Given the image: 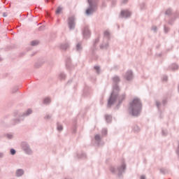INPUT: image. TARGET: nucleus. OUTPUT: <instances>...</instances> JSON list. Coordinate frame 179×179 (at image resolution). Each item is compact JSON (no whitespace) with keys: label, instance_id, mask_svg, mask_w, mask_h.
<instances>
[{"label":"nucleus","instance_id":"f257e3e1","mask_svg":"<svg viewBox=\"0 0 179 179\" xmlns=\"http://www.w3.org/2000/svg\"><path fill=\"white\" fill-rule=\"evenodd\" d=\"M120 77L117 76H115L113 78V90L110 94V96L108 101V107H111L113 104L115 103H118V104H121L122 103V100L125 99V94H123L118 96V93H120V87L118 86V83L120 82Z\"/></svg>","mask_w":179,"mask_h":179},{"label":"nucleus","instance_id":"f03ea898","mask_svg":"<svg viewBox=\"0 0 179 179\" xmlns=\"http://www.w3.org/2000/svg\"><path fill=\"white\" fill-rule=\"evenodd\" d=\"M141 110H142V103L141 102V99L138 98H135L129 103V113L134 117H138V115L141 114Z\"/></svg>","mask_w":179,"mask_h":179},{"label":"nucleus","instance_id":"7ed1b4c3","mask_svg":"<svg viewBox=\"0 0 179 179\" xmlns=\"http://www.w3.org/2000/svg\"><path fill=\"white\" fill-rule=\"evenodd\" d=\"M126 167L127 166L122 163L120 166L117 167L110 166V171H111L113 174H117L118 177H121V176H122V173L125 172Z\"/></svg>","mask_w":179,"mask_h":179},{"label":"nucleus","instance_id":"20e7f679","mask_svg":"<svg viewBox=\"0 0 179 179\" xmlns=\"http://www.w3.org/2000/svg\"><path fill=\"white\" fill-rule=\"evenodd\" d=\"M89 8L86 10L85 13L87 16L93 15L96 10V1L94 0H88Z\"/></svg>","mask_w":179,"mask_h":179},{"label":"nucleus","instance_id":"39448f33","mask_svg":"<svg viewBox=\"0 0 179 179\" xmlns=\"http://www.w3.org/2000/svg\"><path fill=\"white\" fill-rule=\"evenodd\" d=\"M68 24H69V29L70 30H73L75 29V17L71 16L69 17V21H68Z\"/></svg>","mask_w":179,"mask_h":179},{"label":"nucleus","instance_id":"423d86ee","mask_svg":"<svg viewBox=\"0 0 179 179\" xmlns=\"http://www.w3.org/2000/svg\"><path fill=\"white\" fill-rule=\"evenodd\" d=\"M83 34L85 38H88V37H90V30L89 29V27H84L83 29Z\"/></svg>","mask_w":179,"mask_h":179},{"label":"nucleus","instance_id":"0eeeda50","mask_svg":"<svg viewBox=\"0 0 179 179\" xmlns=\"http://www.w3.org/2000/svg\"><path fill=\"white\" fill-rule=\"evenodd\" d=\"M126 80H132L134 79V74L132 71H127L125 74Z\"/></svg>","mask_w":179,"mask_h":179},{"label":"nucleus","instance_id":"6e6552de","mask_svg":"<svg viewBox=\"0 0 179 179\" xmlns=\"http://www.w3.org/2000/svg\"><path fill=\"white\" fill-rule=\"evenodd\" d=\"M120 16L122 17H125L126 19L127 17H131V12H129L127 10H122L121 13H120Z\"/></svg>","mask_w":179,"mask_h":179},{"label":"nucleus","instance_id":"1a4fd4ad","mask_svg":"<svg viewBox=\"0 0 179 179\" xmlns=\"http://www.w3.org/2000/svg\"><path fill=\"white\" fill-rule=\"evenodd\" d=\"M94 139L96 141V143H97V145L100 146V143H101V137L100 136V135L96 134L94 137Z\"/></svg>","mask_w":179,"mask_h":179},{"label":"nucleus","instance_id":"9d476101","mask_svg":"<svg viewBox=\"0 0 179 179\" xmlns=\"http://www.w3.org/2000/svg\"><path fill=\"white\" fill-rule=\"evenodd\" d=\"M59 48H61V50H68V48H69V43H62L59 45Z\"/></svg>","mask_w":179,"mask_h":179},{"label":"nucleus","instance_id":"9b49d317","mask_svg":"<svg viewBox=\"0 0 179 179\" xmlns=\"http://www.w3.org/2000/svg\"><path fill=\"white\" fill-rule=\"evenodd\" d=\"M83 49V48L82 47V42L78 43L76 46V51L80 52Z\"/></svg>","mask_w":179,"mask_h":179},{"label":"nucleus","instance_id":"f8f14e48","mask_svg":"<svg viewBox=\"0 0 179 179\" xmlns=\"http://www.w3.org/2000/svg\"><path fill=\"white\" fill-rule=\"evenodd\" d=\"M103 36L106 41H108V39L110 38V32L108 31H105L103 32Z\"/></svg>","mask_w":179,"mask_h":179},{"label":"nucleus","instance_id":"ddd939ff","mask_svg":"<svg viewBox=\"0 0 179 179\" xmlns=\"http://www.w3.org/2000/svg\"><path fill=\"white\" fill-rule=\"evenodd\" d=\"M66 78V76L64 73H60L59 74V80H65V78Z\"/></svg>","mask_w":179,"mask_h":179},{"label":"nucleus","instance_id":"4468645a","mask_svg":"<svg viewBox=\"0 0 179 179\" xmlns=\"http://www.w3.org/2000/svg\"><path fill=\"white\" fill-rule=\"evenodd\" d=\"M105 118L107 122H111V120H112L111 115H106Z\"/></svg>","mask_w":179,"mask_h":179},{"label":"nucleus","instance_id":"2eb2a0df","mask_svg":"<svg viewBox=\"0 0 179 179\" xmlns=\"http://www.w3.org/2000/svg\"><path fill=\"white\" fill-rule=\"evenodd\" d=\"M23 170H22V169H19V170H17V173H16V174H17V177H20L21 176H23Z\"/></svg>","mask_w":179,"mask_h":179},{"label":"nucleus","instance_id":"dca6fc26","mask_svg":"<svg viewBox=\"0 0 179 179\" xmlns=\"http://www.w3.org/2000/svg\"><path fill=\"white\" fill-rule=\"evenodd\" d=\"M160 173H162V174H167V173H169V170H167L164 168H162L160 169Z\"/></svg>","mask_w":179,"mask_h":179},{"label":"nucleus","instance_id":"f3484780","mask_svg":"<svg viewBox=\"0 0 179 179\" xmlns=\"http://www.w3.org/2000/svg\"><path fill=\"white\" fill-rule=\"evenodd\" d=\"M108 43H105L100 45V48L101 50H104V48H108Z\"/></svg>","mask_w":179,"mask_h":179},{"label":"nucleus","instance_id":"a211bd4d","mask_svg":"<svg viewBox=\"0 0 179 179\" xmlns=\"http://www.w3.org/2000/svg\"><path fill=\"white\" fill-rule=\"evenodd\" d=\"M62 7H61V6H59L58 8H57V10H56V13L57 14V15H59V13H61V12H62Z\"/></svg>","mask_w":179,"mask_h":179},{"label":"nucleus","instance_id":"6ab92c4d","mask_svg":"<svg viewBox=\"0 0 179 179\" xmlns=\"http://www.w3.org/2000/svg\"><path fill=\"white\" fill-rule=\"evenodd\" d=\"M64 129V127H62V125H61L60 124H57V130L61 132V131H62Z\"/></svg>","mask_w":179,"mask_h":179},{"label":"nucleus","instance_id":"aec40b11","mask_svg":"<svg viewBox=\"0 0 179 179\" xmlns=\"http://www.w3.org/2000/svg\"><path fill=\"white\" fill-rule=\"evenodd\" d=\"M133 130L134 131V132H139V131H141V129L139 128V127L136 125L134 127Z\"/></svg>","mask_w":179,"mask_h":179},{"label":"nucleus","instance_id":"412c9836","mask_svg":"<svg viewBox=\"0 0 179 179\" xmlns=\"http://www.w3.org/2000/svg\"><path fill=\"white\" fill-rule=\"evenodd\" d=\"M79 159H86V154L82 153L81 155H78Z\"/></svg>","mask_w":179,"mask_h":179},{"label":"nucleus","instance_id":"4be33fe9","mask_svg":"<svg viewBox=\"0 0 179 179\" xmlns=\"http://www.w3.org/2000/svg\"><path fill=\"white\" fill-rule=\"evenodd\" d=\"M165 15L170 16V15H171V9H170V8L167 9L165 12Z\"/></svg>","mask_w":179,"mask_h":179},{"label":"nucleus","instance_id":"5701e85b","mask_svg":"<svg viewBox=\"0 0 179 179\" xmlns=\"http://www.w3.org/2000/svg\"><path fill=\"white\" fill-rule=\"evenodd\" d=\"M50 103H51V98L46 97V99H45V104H50Z\"/></svg>","mask_w":179,"mask_h":179},{"label":"nucleus","instance_id":"b1692460","mask_svg":"<svg viewBox=\"0 0 179 179\" xmlns=\"http://www.w3.org/2000/svg\"><path fill=\"white\" fill-rule=\"evenodd\" d=\"M94 69L96 71V73H100V67L99 66H95Z\"/></svg>","mask_w":179,"mask_h":179},{"label":"nucleus","instance_id":"393cba45","mask_svg":"<svg viewBox=\"0 0 179 179\" xmlns=\"http://www.w3.org/2000/svg\"><path fill=\"white\" fill-rule=\"evenodd\" d=\"M31 45H37L38 44V41H34L31 43Z\"/></svg>","mask_w":179,"mask_h":179},{"label":"nucleus","instance_id":"a878e982","mask_svg":"<svg viewBox=\"0 0 179 179\" xmlns=\"http://www.w3.org/2000/svg\"><path fill=\"white\" fill-rule=\"evenodd\" d=\"M172 69L173 70L178 69V66L177 64H173Z\"/></svg>","mask_w":179,"mask_h":179},{"label":"nucleus","instance_id":"bb28decb","mask_svg":"<svg viewBox=\"0 0 179 179\" xmlns=\"http://www.w3.org/2000/svg\"><path fill=\"white\" fill-rule=\"evenodd\" d=\"M100 41V40L99 38L95 39L94 42V46L96 45V44H98V43Z\"/></svg>","mask_w":179,"mask_h":179},{"label":"nucleus","instance_id":"cd10ccee","mask_svg":"<svg viewBox=\"0 0 179 179\" xmlns=\"http://www.w3.org/2000/svg\"><path fill=\"white\" fill-rule=\"evenodd\" d=\"M162 80H163V82H167V76H164L162 77Z\"/></svg>","mask_w":179,"mask_h":179},{"label":"nucleus","instance_id":"c85d7f7f","mask_svg":"<svg viewBox=\"0 0 179 179\" xmlns=\"http://www.w3.org/2000/svg\"><path fill=\"white\" fill-rule=\"evenodd\" d=\"M102 134H103V135H107V129H103L102 130Z\"/></svg>","mask_w":179,"mask_h":179},{"label":"nucleus","instance_id":"c756f323","mask_svg":"<svg viewBox=\"0 0 179 179\" xmlns=\"http://www.w3.org/2000/svg\"><path fill=\"white\" fill-rule=\"evenodd\" d=\"M152 30H153V31H155V32H157V27H152Z\"/></svg>","mask_w":179,"mask_h":179},{"label":"nucleus","instance_id":"7c9ffc66","mask_svg":"<svg viewBox=\"0 0 179 179\" xmlns=\"http://www.w3.org/2000/svg\"><path fill=\"white\" fill-rule=\"evenodd\" d=\"M15 153H16V151L14 149H11L10 150V154L11 155H15Z\"/></svg>","mask_w":179,"mask_h":179},{"label":"nucleus","instance_id":"2f4dec72","mask_svg":"<svg viewBox=\"0 0 179 179\" xmlns=\"http://www.w3.org/2000/svg\"><path fill=\"white\" fill-rule=\"evenodd\" d=\"M156 106H157V107L159 108V107H160V102H159V101H156Z\"/></svg>","mask_w":179,"mask_h":179},{"label":"nucleus","instance_id":"473e14b6","mask_svg":"<svg viewBox=\"0 0 179 179\" xmlns=\"http://www.w3.org/2000/svg\"><path fill=\"white\" fill-rule=\"evenodd\" d=\"M162 135H167V131H162Z\"/></svg>","mask_w":179,"mask_h":179},{"label":"nucleus","instance_id":"72a5a7b5","mask_svg":"<svg viewBox=\"0 0 179 179\" xmlns=\"http://www.w3.org/2000/svg\"><path fill=\"white\" fill-rule=\"evenodd\" d=\"M27 114L29 115V114H31V109H29L28 110H27Z\"/></svg>","mask_w":179,"mask_h":179},{"label":"nucleus","instance_id":"f704fd0d","mask_svg":"<svg viewBox=\"0 0 179 179\" xmlns=\"http://www.w3.org/2000/svg\"><path fill=\"white\" fill-rule=\"evenodd\" d=\"M3 16L4 17H6V16H8V13H4L3 14Z\"/></svg>","mask_w":179,"mask_h":179},{"label":"nucleus","instance_id":"c9c22d12","mask_svg":"<svg viewBox=\"0 0 179 179\" xmlns=\"http://www.w3.org/2000/svg\"><path fill=\"white\" fill-rule=\"evenodd\" d=\"M46 118H47L48 120H50V118H51V115H48L46 116Z\"/></svg>","mask_w":179,"mask_h":179},{"label":"nucleus","instance_id":"e433bc0d","mask_svg":"<svg viewBox=\"0 0 179 179\" xmlns=\"http://www.w3.org/2000/svg\"><path fill=\"white\" fill-rule=\"evenodd\" d=\"M128 2V0H122V3H127Z\"/></svg>","mask_w":179,"mask_h":179},{"label":"nucleus","instance_id":"4c0bfd02","mask_svg":"<svg viewBox=\"0 0 179 179\" xmlns=\"http://www.w3.org/2000/svg\"><path fill=\"white\" fill-rule=\"evenodd\" d=\"M141 179H146V177L145 176H141Z\"/></svg>","mask_w":179,"mask_h":179},{"label":"nucleus","instance_id":"58836bf2","mask_svg":"<svg viewBox=\"0 0 179 179\" xmlns=\"http://www.w3.org/2000/svg\"><path fill=\"white\" fill-rule=\"evenodd\" d=\"M163 104H166V103H167V101L166 99L163 100L162 101Z\"/></svg>","mask_w":179,"mask_h":179},{"label":"nucleus","instance_id":"ea45409f","mask_svg":"<svg viewBox=\"0 0 179 179\" xmlns=\"http://www.w3.org/2000/svg\"><path fill=\"white\" fill-rule=\"evenodd\" d=\"M73 132H74V133H75V132H76V129H74V130H73Z\"/></svg>","mask_w":179,"mask_h":179},{"label":"nucleus","instance_id":"a19ab883","mask_svg":"<svg viewBox=\"0 0 179 179\" xmlns=\"http://www.w3.org/2000/svg\"><path fill=\"white\" fill-rule=\"evenodd\" d=\"M117 108H118V105L117 106Z\"/></svg>","mask_w":179,"mask_h":179}]
</instances>
